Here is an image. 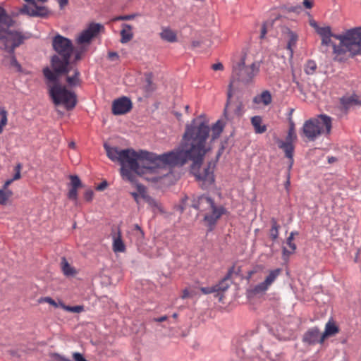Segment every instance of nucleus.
<instances>
[{
	"mask_svg": "<svg viewBox=\"0 0 361 361\" xmlns=\"http://www.w3.org/2000/svg\"><path fill=\"white\" fill-rule=\"evenodd\" d=\"M223 130L221 121L210 128L207 122L195 118L186 125L178 146L159 155L133 149H119L106 143L104 147L109 159L120 163L123 179L130 183H135L136 175H139L148 181L164 184L172 176L171 168L181 167L191 161V173L202 188H207L214 183V164L209 162L202 169L201 166L206 154L212 150V143L220 137Z\"/></svg>",
	"mask_w": 361,
	"mask_h": 361,
	"instance_id": "f257e3e1",
	"label": "nucleus"
},
{
	"mask_svg": "<svg viewBox=\"0 0 361 361\" xmlns=\"http://www.w3.org/2000/svg\"><path fill=\"white\" fill-rule=\"evenodd\" d=\"M52 46L56 52L51 59L53 71L48 67L43 69L48 92L55 105L62 104L67 110H71L75 106L77 97L74 92L60 84L59 76L70 71L68 65L73 51V44L69 39L57 35L52 40Z\"/></svg>",
	"mask_w": 361,
	"mask_h": 361,
	"instance_id": "f03ea898",
	"label": "nucleus"
},
{
	"mask_svg": "<svg viewBox=\"0 0 361 361\" xmlns=\"http://www.w3.org/2000/svg\"><path fill=\"white\" fill-rule=\"evenodd\" d=\"M317 32L322 44L332 47L335 60L341 61L348 53L352 56L361 54V26L339 35H334L330 27H317Z\"/></svg>",
	"mask_w": 361,
	"mask_h": 361,
	"instance_id": "7ed1b4c3",
	"label": "nucleus"
},
{
	"mask_svg": "<svg viewBox=\"0 0 361 361\" xmlns=\"http://www.w3.org/2000/svg\"><path fill=\"white\" fill-rule=\"evenodd\" d=\"M259 62H254L250 66H245L243 59L233 67L232 78L228 85V97L235 94L239 84L248 85L253 82L255 77L259 71Z\"/></svg>",
	"mask_w": 361,
	"mask_h": 361,
	"instance_id": "20e7f679",
	"label": "nucleus"
},
{
	"mask_svg": "<svg viewBox=\"0 0 361 361\" xmlns=\"http://www.w3.org/2000/svg\"><path fill=\"white\" fill-rule=\"evenodd\" d=\"M192 207L200 212H204L203 220L209 231L214 228L218 220L226 212L224 207L216 205L212 199L205 195L194 197Z\"/></svg>",
	"mask_w": 361,
	"mask_h": 361,
	"instance_id": "39448f33",
	"label": "nucleus"
},
{
	"mask_svg": "<svg viewBox=\"0 0 361 361\" xmlns=\"http://www.w3.org/2000/svg\"><path fill=\"white\" fill-rule=\"evenodd\" d=\"M331 128V118L326 114H319L304 123L302 133L308 140L314 141L322 135H329Z\"/></svg>",
	"mask_w": 361,
	"mask_h": 361,
	"instance_id": "423d86ee",
	"label": "nucleus"
},
{
	"mask_svg": "<svg viewBox=\"0 0 361 361\" xmlns=\"http://www.w3.org/2000/svg\"><path fill=\"white\" fill-rule=\"evenodd\" d=\"M281 272L282 269L281 268L269 270L264 280L254 287L253 293L255 294L265 293L281 275Z\"/></svg>",
	"mask_w": 361,
	"mask_h": 361,
	"instance_id": "0eeeda50",
	"label": "nucleus"
},
{
	"mask_svg": "<svg viewBox=\"0 0 361 361\" xmlns=\"http://www.w3.org/2000/svg\"><path fill=\"white\" fill-rule=\"evenodd\" d=\"M0 39H6V49L11 53L23 42L20 33L6 30H0Z\"/></svg>",
	"mask_w": 361,
	"mask_h": 361,
	"instance_id": "6e6552de",
	"label": "nucleus"
},
{
	"mask_svg": "<svg viewBox=\"0 0 361 361\" xmlns=\"http://www.w3.org/2000/svg\"><path fill=\"white\" fill-rule=\"evenodd\" d=\"M104 29V26L99 23H90L87 28L83 30L80 36L77 38L78 44L90 43L92 39L97 35V34Z\"/></svg>",
	"mask_w": 361,
	"mask_h": 361,
	"instance_id": "1a4fd4ad",
	"label": "nucleus"
},
{
	"mask_svg": "<svg viewBox=\"0 0 361 361\" xmlns=\"http://www.w3.org/2000/svg\"><path fill=\"white\" fill-rule=\"evenodd\" d=\"M302 341L308 345H314L317 343L322 344V333L317 326L308 329L303 334Z\"/></svg>",
	"mask_w": 361,
	"mask_h": 361,
	"instance_id": "9d476101",
	"label": "nucleus"
},
{
	"mask_svg": "<svg viewBox=\"0 0 361 361\" xmlns=\"http://www.w3.org/2000/svg\"><path fill=\"white\" fill-rule=\"evenodd\" d=\"M132 109V102L126 97L118 98L113 102L112 113L114 115H122L129 112Z\"/></svg>",
	"mask_w": 361,
	"mask_h": 361,
	"instance_id": "9b49d317",
	"label": "nucleus"
},
{
	"mask_svg": "<svg viewBox=\"0 0 361 361\" xmlns=\"http://www.w3.org/2000/svg\"><path fill=\"white\" fill-rule=\"evenodd\" d=\"M228 97V93L227 94V104L224 109L226 116L233 114V116L239 117L243 113V104L241 102H233L232 97Z\"/></svg>",
	"mask_w": 361,
	"mask_h": 361,
	"instance_id": "f8f14e48",
	"label": "nucleus"
},
{
	"mask_svg": "<svg viewBox=\"0 0 361 361\" xmlns=\"http://www.w3.org/2000/svg\"><path fill=\"white\" fill-rule=\"evenodd\" d=\"M293 141H288L286 140V141L279 140L277 142L279 147L283 150L286 157L290 159L289 169H291L293 164L294 147L293 145Z\"/></svg>",
	"mask_w": 361,
	"mask_h": 361,
	"instance_id": "ddd939ff",
	"label": "nucleus"
},
{
	"mask_svg": "<svg viewBox=\"0 0 361 361\" xmlns=\"http://www.w3.org/2000/svg\"><path fill=\"white\" fill-rule=\"evenodd\" d=\"M113 238V250L115 252H123L126 250L125 244L122 240L121 232L120 229H118L116 233H114L112 235Z\"/></svg>",
	"mask_w": 361,
	"mask_h": 361,
	"instance_id": "4468645a",
	"label": "nucleus"
},
{
	"mask_svg": "<svg viewBox=\"0 0 361 361\" xmlns=\"http://www.w3.org/2000/svg\"><path fill=\"white\" fill-rule=\"evenodd\" d=\"M338 332L339 328L334 322L329 321L325 325L324 331L322 333V341H325L328 337L333 336Z\"/></svg>",
	"mask_w": 361,
	"mask_h": 361,
	"instance_id": "2eb2a0df",
	"label": "nucleus"
},
{
	"mask_svg": "<svg viewBox=\"0 0 361 361\" xmlns=\"http://www.w3.org/2000/svg\"><path fill=\"white\" fill-rule=\"evenodd\" d=\"M272 102V97L269 91L264 90L261 94L255 96L253 102L257 104H262L264 106L270 104Z\"/></svg>",
	"mask_w": 361,
	"mask_h": 361,
	"instance_id": "dca6fc26",
	"label": "nucleus"
},
{
	"mask_svg": "<svg viewBox=\"0 0 361 361\" xmlns=\"http://www.w3.org/2000/svg\"><path fill=\"white\" fill-rule=\"evenodd\" d=\"M122 27L123 28L121 30V42L125 44L130 41L133 37V27L128 24H123Z\"/></svg>",
	"mask_w": 361,
	"mask_h": 361,
	"instance_id": "f3484780",
	"label": "nucleus"
},
{
	"mask_svg": "<svg viewBox=\"0 0 361 361\" xmlns=\"http://www.w3.org/2000/svg\"><path fill=\"white\" fill-rule=\"evenodd\" d=\"M234 267H232L228 271L227 276L223 279L218 284L215 285L216 292H224L226 291L228 287L229 283H228V279L232 276L234 272Z\"/></svg>",
	"mask_w": 361,
	"mask_h": 361,
	"instance_id": "a211bd4d",
	"label": "nucleus"
},
{
	"mask_svg": "<svg viewBox=\"0 0 361 361\" xmlns=\"http://www.w3.org/2000/svg\"><path fill=\"white\" fill-rule=\"evenodd\" d=\"M159 35L161 39L169 42H175L177 41L176 33L169 27H163Z\"/></svg>",
	"mask_w": 361,
	"mask_h": 361,
	"instance_id": "6ab92c4d",
	"label": "nucleus"
},
{
	"mask_svg": "<svg viewBox=\"0 0 361 361\" xmlns=\"http://www.w3.org/2000/svg\"><path fill=\"white\" fill-rule=\"evenodd\" d=\"M68 68L70 69L68 74L71 71H73L72 75H67L66 81L70 86H75L80 84V72L77 68H75L68 65Z\"/></svg>",
	"mask_w": 361,
	"mask_h": 361,
	"instance_id": "aec40b11",
	"label": "nucleus"
},
{
	"mask_svg": "<svg viewBox=\"0 0 361 361\" xmlns=\"http://www.w3.org/2000/svg\"><path fill=\"white\" fill-rule=\"evenodd\" d=\"M251 123L256 133H264L267 130V126L262 125V119L259 116H255L251 118Z\"/></svg>",
	"mask_w": 361,
	"mask_h": 361,
	"instance_id": "412c9836",
	"label": "nucleus"
},
{
	"mask_svg": "<svg viewBox=\"0 0 361 361\" xmlns=\"http://www.w3.org/2000/svg\"><path fill=\"white\" fill-rule=\"evenodd\" d=\"M298 232H291L290 235L288 237L286 243L290 247V250H287L286 247L283 248V256H289L290 254L293 253L296 250V245L293 243L294 236L298 235Z\"/></svg>",
	"mask_w": 361,
	"mask_h": 361,
	"instance_id": "4be33fe9",
	"label": "nucleus"
},
{
	"mask_svg": "<svg viewBox=\"0 0 361 361\" xmlns=\"http://www.w3.org/2000/svg\"><path fill=\"white\" fill-rule=\"evenodd\" d=\"M39 10H41V8H39L37 5L36 6L32 5H23L22 8L20 9V13L30 16H35L40 15Z\"/></svg>",
	"mask_w": 361,
	"mask_h": 361,
	"instance_id": "5701e85b",
	"label": "nucleus"
},
{
	"mask_svg": "<svg viewBox=\"0 0 361 361\" xmlns=\"http://www.w3.org/2000/svg\"><path fill=\"white\" fill-rule=\"evenodd\" d=\"M288 37L286 48L290 51V56L292 57L293 55V48L295 47L298 41V35L292 31H288Z\"/></svg>",
	"mask_w": 361,
	"mask_h": 361,
	"instance_id": "b1692460",
	"label": "nucleus"
},
{
	"mask_svg": "<svg viewBox=\"0 0 361 361\" xmlns=\"http://www.w3.org/2000/svg\"><path fill=\"white\" fill-rule=\"evenodd\" d=\"M137 188L139 194L151 207H157L155 200L146 194L145 188L142 185L137 184Z\"/></svg>",
	"mask_w": 361,
	"mask_h": 361,
	"instance_id": "393cba45",
	"label": "nucleus"
},
{
	"mask_svg": "<svg viewBox=\"0 0 361 361\" xmlns=\"http://www.w3.org/2000/svg\"><path fill=\"white\" fill-rule=\"evenodd\" d=\"M61 264L62 271L66 276H72L76 274L75 269L70 265L66 258H62Z\"/></svg>",
	"mask_w": 361,
	"mask_h": 361,
	"instance_id": "a878e982",
	"label": "nucleus"
},
{
	"mask_svg": "<svg viewBox=\"0 0 361 361\" xmlns=\"http://www.w3.org/2000/svg\"><path fill=\"white\" fill-rule=\"evenodd\" d=\"M271 227L269 230V236L273 240H276L279 237V230L280 228V225L274 218L271 220Z\"/></svg>",
	"mask_w": 361,
	"mask_h": 361,
	"instance_id": "bb28decb",
	"label": "nucleus"
},
{
	"mask_svg": "<svg viewBox=\"0 0 361 361\" xmlns=\"http://www.w3.org/2000/svg\"><path fill=\"white\" fill-rule=\"evenodd\" d=\"M317 69V63L313 60H308L304 65V71L307 75H313Z\"/></svg>",
	"mask_w": 361,
	"mask_h": 361,
	"instance_id": "cd10ccee",
	"label": "nucleus"
},
{
	"mask_svg": "<svg viewBox=\"0 0 361 361\" xmlns=\"http://www.w3.org/2000/svg\"><path fill=\"white\" fill-rule=\"evenodd\" d=\"M12 195L13 192L11 190L0 189V204L6 205Z\"/></svg>",
	"mask_w": 361,
	"mask_h": 361,
	"instance_id": "c85d7f7f",
	"label": "nucleus"
},
{
	"mask_svg": "<svg viewBox=\"0 0 361 361\" xmlns=\"http://www.w3.org/2000/svg\"><path fill=\"white\" fill-rule=\"evenodd\" d=\"M8 113L7 111L4 108L0 109V134H1L4 131V127L7 125L8 123Z\"/></svg>",
	"mask_w": 361,
	"mask_h": 361,
	"instance_id": "c756f323",
	"label": "nucleus"
},
{
	"mask_svg": "<svg viewBox=\"0 0 361 361\" xmlns=\"http://www.w3.org/2000/svg\"><path fill=\"white\" fill-rule=\"evenodd\" d=\"M60 307L64 310L70 312L80 313L84 310V307L82 305L68 306L63 303H61Z\"/></svg>",
	"mask_w": 361,
	"mask_h": 361,
	"instance_id": "7c9ffc66",
	"label": "nucleus"
},
{
	"mask_svg": "<svg viewBox=\"0 0 361 361\" xmlns=\"http://www.w3.org/2000/svg\"><path fill=\"white\" fill-rule=\"evenodd\" d=\"M297 139V135L295 131V125L293 122L290 123V128L288 130V135L286 136V140L288 141L294 142Z\"/></svg>",
	"mask_w": 361,
	"mask_h": 361,
	"instance_id": "2f4dec72",
	"label": "nucleus"
},
{
	"mask_svg": "<svg viewBox=\"0 0 361 361\" xmlns=\"http://www.w3.org/2000/svg\"><path fill=\"white\" fill-rule=\"evenodd\" d=\"M355 101L353 97H344L341 99V104L345 109L348 108L350 105L354 103Z\"/></svg>",
	"mask_w": 361,
	"mask_h": 361,
	"instance_id": "473e14b6",
	"label": "nucleus"
},
{
	"mask_svg": "<svg viewBox=\"0 0 361 361\" xmlns=\"http://www.w3.org/2000/svg\"><path fill=\"white\" fill-rule=\"evenodd\" d=\"M71 188H78L81 186V181L78 176L71 175L70 176Z\"/></svg>",
	"mask_w": 361,
	"mask_h": 361,
	"instance_id": "72a5a7b5",
	"label": "nucleus"
},
{
	"mask_svg": "<svg viewBox=\"0 0 361 361\" xmlns=\"http://www.w3.org/2000/svg\"><path fill=\"white\" fill-rule=\"evenodd\" d=\"M146 82H147V85L144 87L145 91L147 94H150L154 90L155 87H154V84L152 83L151 78L149 77L146 78Z\"/></svg>",
	"mask_w": 361,
	"mask_h": 361,
	"instance_id": "f704fd0d",
	"label": "nucleus"
},
{
	"mask_svg": "<svg viewBox=\"0 0 361 361\" xmlns=\"http://www.w3.org/2000/svg\"><path fill=\"white\" fill-rule=\"evenodd\" d=\"M50 357L51 361H71L69 358L56 353L50 354Z\"/></svg>",
	"mask_w": 361,
	"mask_h": 361,
	"instance_id": "c9c22d12",
	"label": "nucleus"
},
{
	"mask_svg": "<svg viewBox=\"0 0 361 361\" xmlns=\"http://www.w3.org/2000/svg\"><path fill=\"white\" fill-rule=\"evenodd\" d=\"M137 14L119 16L115 18L114 20H130L134 19Z\"/></svg>",
	"mask_w": 361,
	"mask_h": 361,
	"instance_id": "e433bc0d",
	"label": "nucleus"
},
{
	"mask_svg": "<svg viewBox=\"0 0 361 361\" xmlns=\"http://www.w3.org/2000/svg\"><path fill=\"white\" fill-rule=\"evenodd\" d=\"M78 188H71L69 190L68 194V197L69 199L73 200H77V197H78Z\"/></svg>",
	"mask_w": 361,
	"mask_h": 361,
	"instance_id": "4c0bfd02",
	"label": "nucleus"
},
{
	"mask_svg": "<svg viewBox=\"0 0 361 361\" xmlns=\"http://www.w3.org/2000/svg\"><path fill=\"white\" fill-rule=\"evenodd\" d=\"M200 290L203 294L205 295L216 293V288L214 286L211 287H202L200 288Z\"/></svg>",
	"mask_w": 361,
	"mask_h": 361,
	"instance_id": "58836bf2",
	"label": "nucleus"
},
{
	"mask_svg": "<svg viewBox=\"0 0 361 361\" xmlns=\"http://www.w3.org/2000/svg\"><path fill=\"white\" fill-rule=\"evenodd\" d=\"M94 197V192L91 189L87 190L84 193V198L86 201L90 202L92 200Z\"/></svg>",
	"mask_w": 361,
	"mask_h": 361,
	"instance_id": "ea45409f",
	"label": "nucleus"
},
{
	"mask_svg": "<svg viewBox=\"0 0 361 361\" xmlns=\"http://www.w3.org/2000/svg\"><path fill=\"white\" fill-rule=\"evenodd\" d=\"M8 18L6 11L0 6V23H5Z\"/></svg>",
	"mask_w": 361,
	"mask_h": 361,
	"instance_id": "a19ab883",
	"label": "nucleus"
},
{
	"mask_svg": "<svg viewBox=\"0 0 361 361\" xmlns=\"http://www.w3.org/2000/svg\"><path fill=\"white\" fill-rule=\"evenodd\" d=\"M73 358L75 361H87V360L80 353H74L73 354Z\"/></svg>",
	"mask_w": 361,
	"mask_h": 361,
	"instance_id": "79ce46f5",
	"label": "nucleus"
},
{
	"mask_svg": "<svg viewBox=\"0 0 361 361\" xmlns=\"http://www.w3.org/2000/svg\"><path fill=\"white\" fill-rule=\"evenodd\" d=\"M42 300L45 302H47V303L50 304L51 305H52V306H54L55 307H58V304L55 302L54 300H53L50 297H45Z\"/></svg>",
	"mask_w": 361,
	"mask_h": 361,
	"instance_id": "37998d69",
	"label": "nucleus"
},
{
	"mask_svg": "<svg viewBox=\"0 0 361 361\" xmlns=\"http://www.w3.org/2000/svg\"><path fill=\"white\" fill-rule=\"evenodd\" d=\"M20 169L21 166L20 164H18L16 167V173L12 178L13 180H18L20 178Z\"/></svg>",
	"mask_w": 361,
	"mask_h": 361,
	"instance_id": "c03bdc74",
	"label": "nucleus"
},
{
	"mask_svg": "<svg viewBox=\"0 0 361 361\" xmlns=\"http://www.w3.org/2000/svg\"><path fill=\"white\" fill-rule=\"evenodd\" d=\"M134 230L136 231V233L138 235V237H140V238L143 237L144 233H143L142 230L141 229V228L137 224H135L134 226Z\"/></svg>",
	"mask_w": 361,
	"mask_h": 361,
	"instance_id": "a18cd8bd",
	"label": "nucleus"
},
{
	"mask_svg": "<svg viewBox=\"0 0 361 361\" xmlns=\"http://www.w3.org/2000/svg\"><path fill=\"white\" fill-rule=\"evenodd\" d=\"M108 58L110 59V60H115V59H117L118 58V55L116 52H114V51H110L109 52L108 54Z\"/></svg>",
	"mask_w": 361,
	"mask_h": 361,
	"instance_id": "49530a36",
	"label": "nucleus"
},
{
	"mask_svg": "<svg viewBox=\"0 0 361 361\" xmlns=\"http://www.w3.org/2000/svg\"><path fill=\"white\" fill-rule=\"evenodd\" d=\"M212 69L214 71L223 70L224 66L221 63H214L212 65Z\"/></svg>",
	"mask_w": 361,
	"mask_h": 361,
	"instance_id": "de8ad7c7",
	"label": "nucleus"
},
{
	"mask_svg": "<svg viewBox=\"0 0 361 361\" xmlns=\"http://www.w3.org/2000/svg\"><path fill=\"white\" fill-rule=\"evenodd\" d=\"M267 32V31L266 24L264 23L262 25V29H261L260 38L261 39L264 38L265 37Z\"/></svg>",
	"mask_w": 361,
	"mask_h": 361,
	"instance_id": "09e8293b",
	"label": "nucleus"
},
{
	"mask_svg": "<svg viewBox=\"0 0 361 361\" xmlns=\"http://www.w3.org/2000/svg\"><path fill=\"white\" fill-rule=\"evenodd\" d=\"M303 5L306 8H311L313 6L312 1L310 0H304Z\"/></svg>",
	"mask_w": 361,
	"mask_h": 361,
	"instance_id": "8fccbe9b",
	"label": "nucleus"
},
{
	"mask_svg": "<svg viewBox=\"0 0 361 361\" xmlns=\"http://www.w3.org/2000/svg\"><path fill=\"white\" fill-rule=\"evenodd\" d=\"M106 186H107L106 182L104 181L97 186V190H103L106 188Z\"/></svg>",
	"mask_w": 361,
	"mask_h": 361,
	"instance_id": "3c124183",
	"label": "nucleus"
},
{
	"mask_svg": "<svg viewBox=\"0 0 361 361\" xmlns=\"http://www.w3.org/2000/svg\"><path fill=\"white\" fill-rule=\"evenodd\" d=\"M167 319H168V317L164 315V316H162L161 317L154 318L153 321L156 322H162L166 321Z\"/></svg>",
	"mask_w": 361,
	"mask_h": 361,
	"instance_id": "603ef678",
	"label": "nucleus"
},
{
	"mask_svg": "<svg viewBox=\"0 0 361 361\" xmlns=\"http://www.w3.org/2000/svg\"><path fill=\"white\" fill-rule=\"evenodd\" d=\"M13 180L12 178H11V179H9V180H7L4 183V184L3 187H2V188L6 189V190H9V189H8V186L12 183V182H13Z\"/></svg>",
	"mask_w": 361,
	"mask_h": 361,
	"instance_id": "864d4df0",
	"label": "nucleus"
},
{
	"mask_svg": "<svg viewBox=\"0 0 361 361\" xmlns=\"http://www.w3.org/2000/svg\"><path fill=\"white\" fill-rule=\"evenodd\" d=\"M68 3V0H59V4L61 8H63Z\"/></svg>",
	"mask_w": 361,
	"mask_h": 361,
	"instance_id": "5fc2aeb1",
	"label": "nucleus"
},
{
	"mask_svg": "<svg viewBox=\"0 0 361 361\" xmlns=\"http://www.w3.org/2000/svg\"><path fill=\"white\" fill-rule=\"evenodd\" d=\"M189 295H190V293H189L188 290V289H185V290H183V294L181 295V298L182 299H185V298L189 297Z\"/></svg>",
	"mask_w": 361,
	"mask_h": 361,
	"instance_id": "6e6d98bb",
	"label": "nucleus"
},
{
	"mask_svg": "<svg viewBox=\"0 0 361 361\" xmlns=\"http://www.w3.org/2000/svg\"><path fill=\"white\" fill-rule=\"evenodd\" d=\"M11 64L16 67H20V64L18 63L16 59L14 56H13L11 59Z\"/></svg>",
	"mask_w": 361,
	"mask_h": 361,
	"instance_id": "4d7b16f0",
	"label": "nucleus"
},
{
	"mask_svg": "<svg viewBox=\"0 0 361 361\" xmlns=\"http://www.w3.org/2000/svg\"><path fill=\"white\" fill-rule=\"evenodd\" d=\"M290 173L288 172V177H287V180L285 183V187L286 189L288 188V187L290 186Z\"/></svg>",
	"mask_w": 361,
	"mask_h": 361,
	"instance_id": "13d9d810",
	"label": "nucleus"
},
{
	"mask_svg": "<svg viewBox=\"0 0 361 361\" xmlns=\"http://www.w3.org/2000/svg\"><path fill=\"white\" fill-rule=\"evenodd\" d=\"M131 195L133 197V198L135 199V200L138 202V197H139V195L137 193V192H131Z\"/></svg>",
	"mask_w": 361,
	"mask_h": 361,
	"instance_id": "bf43d9fd",
	"label": "nucleus"
},
{
	"mask_svg": "<svg viewBox=\"0 0 361 361\" xmlns=\"http://www.w3.org/2000/svg\"><path fill=\"white\" fill-rule=\"evenodd\" d=\"M191 44L193 48H195L200 46V42L198 41H192Z\"/></svg>",
	"mask_w": 361,
	"mask_h": 361,
	"instance_id": "052dcab7",
	"label": "nucleus"
},
{
	"mask_svg": "<svg viewBox=\"0 0 361 361\" xmlns=\"http://www.w3.org/2000/svg\"><path fill=\"white\" fill-rule=\"evenodd\" d=\"M24 1L29 3L32 6H36V2L35 0H24Z\"/></svg>",
	"mask_w": 361,
	"mask_h": 361,
	"instance_id": "680f3d73",
	"label": "nucleus"
},
{
	"mask_svg": "<svg viewBox=\"0 0 361 361\" xmlns=\"http://www.w3.org/2000/svg\"><path fill=\"white\" fill-rule=\"evenodd\" d=\"M80 54H77L75 55V60L77 61V60H80Z\"/></svg>",
	"mask_w": 361,
	"mask_h": 361,
	"instance_id": "e2e57ef3",
	"label": "nucleus"
},
{
	"mask_svg": "<svg viewBox=\"0 0 361 361\" xmlns=\"http://www.w3.org/2000/svg\"><path fill=\"white\" fill-rule=\"evenodd\" d=\"M335 161V158H334V157H331V158H329V161L330 163H331V162H333V161Z\"/></svg>",
	"mask_w": 361,
	"mask_h": 361,
	"instance_id": "0e129e2a",
	"label": "nucleus"
},
{
	"mask_svg": "<svg viewBox=\"0 0 361 361\" xmlns=\"http://www.w3.org/2000/svg\"><path fill=\"white\" fill-rule=\"evenodd\" d=\"M172 317L174 318V319H176L178 317V314L177 313H173L172 314Z\"/></svg>",
	"mask_w": 361,
	"mask_h": 361,
	"instance_id": "69168bd1",
	"label": "nucleus"
},
{
	"mask_svg": "<svg viewBox=\"0 0 361 361\" xmlns=\"http://www.w3.org/2000/svg\"><path fill=\"white\" fill-rule=\"evenodd\" d=\"M69 146H70L71 147H73H73H75V143H74V142H71V143L69 144Z\"/></svg>",
	"mask_w": 361,
	"mask_h": 361,
	"instance_id": "338daca9",
	"label": "nucleus"
},
{
	"mask_svg": "<svg viewBox=\"0 0 361 361\" xmlns=\"http://www.w3.org/2000/svg\"><path fill=\"white\" fill-rule=\"evenodd\" d=\"M185 109H186V110H188L189 106H185Z\"/></svg>",
	"mask_w": 361,
	"mask_h": 361,
	"instance_id": "774afa93",
	"label": "nucleus"
}]
</instances>
